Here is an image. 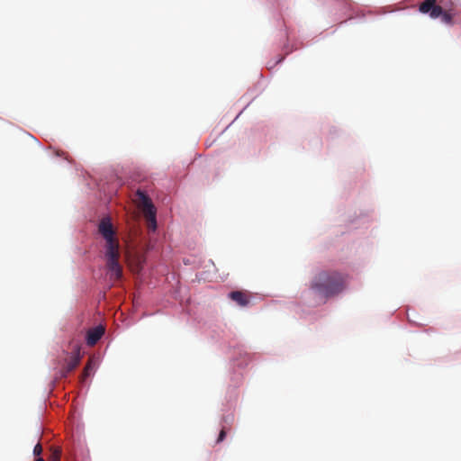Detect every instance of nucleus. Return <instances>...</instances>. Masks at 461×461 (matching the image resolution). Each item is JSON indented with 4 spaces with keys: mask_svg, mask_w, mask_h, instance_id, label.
Returning a JSON list of instances; mask_svg holds the SVG:
<instances>
[{
    "mask_svg": "<svg viewBox=\"0 0 461 461\" xmlns=\"http://www.w3.org/2000/svg\"><path fill=\"white\" fill-rule=\"evenodd\" d=\"M348 276L334 270L319 272L311 282V289L320 297L328 299L340 294L347 285Z\"/></svg>",
    "mask_w": 461,
    "mask_h": 461,
    "instance_id": "obj_1",
    "label": "nucleus"
},
{
    "mask_svg": "<svg viewBox=\"0 0 461 461\" xmlns=\"http://www.w3.org/2000/svg\"><path fill=\"white\" fill-rule=\"evenodd\" d=\"M136 201L147 221L148 229L155 231L157 230L156 209L151 199L144 192L138 190L136 192Z\"/></svg>",
    "mask_w": 461,
    "mask_h": 461,
    "instance_id": "obj_2",
    "label": "nucleus"
},
{
    "mask_svg": "<svg viewBox=\"0 0 461 461\" xmlns=\"http://www.w3.org/2000/svg\"><path fill=\"white\" fill-rule=\"evenodd\" d=\"M98 232L105 240V251L120 249L119 240L110 217H104L98 224Z\"/></svg>",
    "mask_w": 461,
    "mask_h": 461,
    "instance_id": "obj_3",
    "label": "nucleus"
},
{
    "mask_svg": "<svg viewBox=\"0 0 461 461\" xmlns=\"http://www.w3.org/2000/svg\"><path fill=\"white\" fill-rule=\"evenodd\" d=\"M106 267L110 276V279L118 281L122 276V268L119 263L120 249L105 251Z\"/></svg>",
    "mask_w": 461,
    "mask_h": 461,
    "instance_id": "obj_4",
    "label": "nucleus"
},
{
    "mask_svg": "<svg viewBox=\"0 0 461 461\" xmlns=\"http://www.w3.org/2000/svg\"><path fill=\"white\" fill-rule=\"evenodd\" d=\"M436 2L437 0H424V2L420 5V12L423 14L429 13L430 17L434 19L439 16L441 17L444 11L440 5H436Z\"/></svg>",
    "mask_w": 461,
    "mask_h": 461,
    "instance_id": "obj_5",
    "label": "nucleus"
},
{
    "mask_svg": "<svg viewBox=\"0 0 461 461\" xmlns=\"http://www.w3.org/2000/svg\"><path fill=\"white\" fill-rule=\"evenodd\" d=\"M228 296L241 307L249 305L252 299V294L249 291H232Z\"/></svg>",
    "mask_w": 461,
    "mask_h": 461,
    "instance_id": "obj_6",
    "label": "nucleus"
},
{
    "mask_svg": "<svg viewBox=\"0 0 461 461\" xmlns=\"http://www.w3.org/2000/svg\"><path fill=\"white\" fill-rule=\"evenodd\" d=\"M80 359H81L80 348H79V347L77 346L75 350L72 353V356L68 358V360L67 361L66 366L63 368L62 375L66 376L68 374H69L74 369H76L77 366L80 363Z\"/></svg>",
    "mask_w": 461,
    "mask_h": 461,
    "instance_id": "obj_7",
    "label": "nucleus"
},
{
    "mask_svg": "<svg viewBox=\"0 0 461 461\" xmlns=\"http://www.w3.org/2000/svg\"><path fill=\"white\" fill-rule=\"evenodd\" d=\"M104 334V328L102 325L90 329L86 334V343L88 346H95Z\"/></svg>",
    "mask_w": 461,
    "mask_h": 461,
    "instance_id": "obj_8",
    "label": "nucleus"
},
{
    "mask_svg": "<svg viewBox=\"0 0 461 461\" xmlns=\"http://www.w3.org/2000/svg\"><path fill=\"white\" fill-rule=\"evenodd\" d=\"M92 370H93V361L90 358L84 368V371L82 374V380L86 379L90 375Z\"/></svg>",
    "mask_w": 461,
    "mask_h": 461,
    "instance_id": "obj_9",
    "label": "nucleus"
},
{
    "mask_svg": "<svg viewBox=\"0 0 461 461\" xmlns=\"http://www.w3.org/2000/svg\"><path fill=\"white\" fill-rule=\"evenodd\" d=\"M441 20L443 23L447 24H452L453 23V17L452 15L447 12H443L441 15Z\"/></svg>",
    "mask_w": 461,
    "mask_h": 461,
    "instance_id": "obj_10",
    "label": "nucleus"
},
{
    "mask_svg": "<svg viewBox=\"0 0 461 461\" xmlns=\"http://www.w3.org/2000/svg\"><path fill=\"white\" fill-rule=\"evenodd\" d=\"M42 453V447L40 443L36 444V446L33 448V454L35 456H40Z\"/></svg>",
    "mask_w": 461,
    "mask_h": 461,
    "instance_id": "obj_11",
    "label": "nucleus"
},
{
    "mask_svg": "<svg viewBox=\"0 0 461 461\" xmlns=\"http://www.w3.org/2000/svg\"><path fill=\"white\" fill-rule=\"evenodd\" d=\"M225 437H226V432H225V430L222 429L220 431V434H219V436H218L217 443H220V442L223 441V440H224V438H225Z\"/></svg>",
    "mask_w": 461,
    "mask_h": 461,
    "instance_id": "obj_12",
    "label": "nucleus"
},
{
    "mask_svg": "<svg viewBox=\"0 0 461 461\" xmlns=\"http://www.w3.org/2000/svg\"><path fill=\"white\" fill-rule=\"evenodd\" d=\"M55 457H56V461H59V456H60V451L59 450H57L55 453Z\"/></svg>",
    "mask_w": 461,
    "mask_h": 461,
    "instance_id": "obj_13",
    "label": "nucleus"
},
{
    "mask_svg": "<svg viewBox=\"0 0 461 461\" xmlns=\"http://www.w3.org/2000/svg\"><path fill=\"white\" fill-rule=\"evenodd\" d=\"M35 461H45V460L43 458H41V457H38V458L35 459Z\"/></svg>",
    "mask_w": 461,
    "mask_h": 461,
    "instance_id": "obj_14",
    "label": "nucleus"
}]
</instances>
